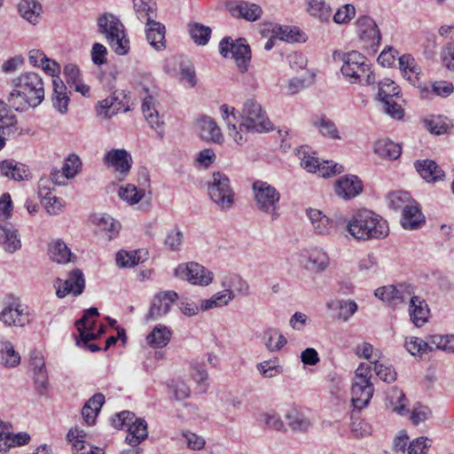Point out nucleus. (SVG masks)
<instances>
[{
  "label": "nucleus",
  "mask_w": 454,
  "mask_h": 454,
  "mask_svg": "<svg viewBox=\"0 0 454 454\" xmlns=\"http://www.w3.org/2000/svg\"><path fill=\"white\" fill-rule=\"evenodd\" d=\"M264 344L270 352L280 350L286 343V337L276 328H268L263 332Z\"/></svg>",
  "instance_id": "obj_39"
},
{
  "label": "nucleus",
  "mask_w": 454,
  "mask_h": 454,
  "mask_svg": "<svg viewBox=\"0 0 454 454\" xmlns=\"http://www.w3.org/2000/svg\"><path fill=\"white\" fill-rule=\"evenodd\" d=\"M63 74L67 83L71 88H74L75 91L80 92L83 96L89 93L90 88L82 82L81 71L76 65L72 63L66 65Z\"/></svg>",
  "instance_id": "obj_28"
},
{
  "label": "nucleus",
  "mask_w": 454,
  "mask_h": 454,
  "mask_svg": "<svg viewBox=\"0 0 454 454\" xmlns=\"http://www.w3.org/2000/svg\"><path fill=\"white\" fill-rule=\"evenodd\" d=\"M387 406L399 415H405L409 411L406 409L407 398L404 393L397 387L390 389L387 393Z\"/></svg>",
  "instance_id": "obj_35"
},
{
  "label": "nucleus",
  "mask_w": 454,
  "mask_h": 454,
  "mask_svg": "<svg viewBox=\"0 0 454 454\" xmlns=\"http://www.w3.org/2000/svg\"><path fill=\"white\" fill-rule=\"evenodd\" d=\"M0 244L4 251L12 254L21 247L18 231L12 226L0 225Z\"/></svg>",
  "instance_id": "obj_31"
},
{
  "label": "nucleus",
  "mask_w": 454,
  "mask_h": 454,
  "mask_svg": "<svg viewBox=\"0 0 454 454\" xmlns=\"http://www.w3.org/2000/svg\"><path fill=\"white\" fill-rule=\"evenodd\" d=\"M308 12L322 21H328L332 15V10L325 0H309Z\"/></svg>",
  "instance_id": "obj_47"
},
{
  "label": "nucleus",
  "mask_w": 454,
  "mask_h": 454,
  "mask_svg": "<svg viewBox=\"0 0 454 454\" xmlns=\"http://www.w3.org/2000/svg\"><path fill=\"white\" fill-rule=\"evenodd\" d=\"M98 32L105 35L111 49L118 55H125L129 50V40L125 35L121 21L111 13L98 19Z\"/></svg>",
  "instance_id": "obj_3"
},
{
  "label": "nucleus",
  "mask_w": 454,
  "mask_h": 454,
  "mask_svg": "<svg viewBox=\"0 0 454 454\" xmlns=\"http://www.w3.org/2000/svg\"><path fill=\"white\" fill-rule=\"evenodd\" d=\"M398 94V87L393 81L385 79L379 83L378 97L379 99L383 103L386 101L393 100V98Z\"/></svg>",
  "instance_id": "obj_51"
},
{
  "label": "nucleus",
  "mask_w": 454,
  "mask_h": 454,
  "mask_svg": "<svg viewBox=\"0 0 454 454\" xmlns=\"http://www.w3.org/2000/svg\"><path fill=\"white\" fill-rule=\"evenodd\" d=\"M348 233L357 240L380 239L388 235V223L380 215L367 208L355 210L348 221Z\"/></svg>",
  "instance_id": "obj_2"
},
{
  "label": "nucleus",
  "mask_w": 454,
  "mask_h": 454,
  "mask_svg": "<svg viewBox=\"0 0 454 454\" xmlns=\"http://www.w3.org/2000/svg\"><path fill=\"white\" fill-rule=\"evenodd\" d=\"M112 426L116 429L128 428L126 442L132 447L137 446L147 437V424L137 419L129 411H122L112 418Z\"/></svg>",
  "instance_id": "obj_6"
},
{
  "label": "nucleus",
  "mask_w": 454,
  "mask_h": 454,
  "mask_svg": "<svg viewBox=\"0 0 454 454\" xmlns=\"http://www.w3.org/2000/svg\"><path fill=\"white\" fill-rule=\"evenodd\" d=\"M99 315L98 310L97 308L91 307L88 309H85L83 312V315L81 319L76 321L75 325L79 332L81 340L82 342H87L93 340L96 337V335L93 333H86L85 332V326L86 322L88 319H90L91 317H96Z\"/></svg>",
  "instance_id": "obj_45"
},
{
  "label": "nucleus",
  "mask_w": 454,
  "mask_h": 454,
  "mask_svg": "<svg viewBox=\"0 0 454 454\" xmlns=\"http://www.w3.org/2000/svg\"><path fill=\"white\" fill-rule=\"evenodd\" d=\"M230 10L233 16L243 18L249 21L258 20L262 14V10L258 4L243 1L237 3L234 6H231Z\"/></svg>",
  "instance_id": "obj_29"
},
{
  "label": "nucleus",
  "mask_w": 454,
  "mask_h": 454,
  "mask_svg": "<svg viewBox=\"0 0 454 454\" xmlns=\"http://www.w3.org/2000/svg\"><path fill=\"white\" fill-rule=\"evenodd\" d=\"M178 299V294L175 291L160 292L155 294L152 300L145 320L154 321L165 316L170 310L171 306Z\"/></svg>",
  "instance_id": "obj_14"
},
{
  "label": "nucleus",
  "mask_w": 454,
  "mask_h": 454,
  "mask_svg": "<svg viewBox=\"0 0 454 454\" xmlns=\"http://www.w3.org/2000/svg\"><path fill=\"white\" fill-rule=\"evenodd\" d=\"M104 160L107 167L114 168L115 170H130L132 167V157L124 149H112L105 155Z\"/></svg>",
  "instance_id": "obj_23"
},
{
  "label": "nucleus",
  "mask_w": 454,
  "mask_h": 454,
  "mask_svg": "<svg viewBox=\"0 0 454 454\" xmlns=\"http://www.w3.org/2000/svg\"><path fill=\"white\" fill-rule=\"evenodd\" d=\"M427 442H430V440L427 437H419L413 440L408 447V454H427L428 450Z\"/></svg>",
  "instance_id": "obj_62"
},
{
  "label": "nucleus",
  "mask_w": 454,
  "mask_h": 454,
  "mask_svg": "<svg viewBox=\"0 0 454 454\" xmlns=\"http://www.w3.org/2000/svg\"><path fill=\"white\" fill-rule=\"evenodd\" d=\"M142 262L137 251H120L116 254V264L121 268H128L137 265Z\"/></svg>",
  "instance_id": "obj_54"
},
{
  "label": "nucleus",
  "mask_w": 454,
  "mask_h": 454,
  "mask_svg": "<svg viewBox=\"0 0 454 454\" xmlns=\"http://www.w3.org/2000/svg\"><path fill=\"white\" fill-rule=\"evenodd\" d=\"M306 215L317 235L328 236L334 229V222L325 215L322 211L309 207L306 210Z\"/></svg>",
  "instance_id": "obj_20"
},
{
  "label": "nucleus",
  "mask_w": 454,
  "mask_h": 454,
  "mask_svg": "<svg viewBox=\"0 0 454 454\" xmlns=\"http://www.w3.org/2000/svg\"><path fill=\"white\" fill-rule=\"evenodd\" d=\"M49 255L53 262L67 263L71 261L73 254L62 239L53 240L49 244Z\"/></svg>",
  "instance_id": "obj_36"
},
{
  "label": "nucleus",
  "mask_w": 454,
  "mask_h": 454,
  "mask_svg": "<svg viewBox=\"0 0 454 454\" xmlns=\"http://www.w3.org/2000/svg\"><path fill=\"white\" fill-rule=\"evenodd\" d=\"M189 33L195 43L205 45L209 41L211 29L209 27L195 22L189 24Z\"/></svg>",
  "instance_id": "obj_48"
},
{
  "label": "nucleus",
  "mask_w": 454,
  "mask_h": 454,
  "mask_svg": "<svg viewBox=\"0 0 454 454\" xmlns=\"http://www.w3.org/2000/svg\"><path fill=\"white\" fill-rule=\"evenodd\" d=\"M410 299V317L412 323L418 326H422L427 321L429 314V309L425 300L413 295Z\"/></svg>",
  "instance_id": "obj_25"
},
{
  "label": "nucleus",
  "mask_w": 454,
  "mask_h": 454,
  "mask_svg": "<svg viewBox=\"0 0 454 454\" xmlns=\"http://www.w3.org/2000/svg\"><path fill=\"white\" fill-rule=\"evenodd\" d=\"M175 276L200 286H208L213 279L212 272L197 262L179 264L175 270Z\"/></svg>",
  "instance_id": "obj_10"
},
{
  "label": "nucleus",
  "mask_w": 454,
  "mask_h": 454,
  "mask_svg": "<svg viewBox=\"0 0 454 454\" xmlns=\"http://www.w3.org/2000/svg\"><path fill=\"white\" fill-rule=\"evenodd\" d=\"M296 156L300 160V165L303 168H314L317 170H341L343 166L333 162V160H325L323 163L319 159L315 157V152L309 146H301L295 150Z\"/></svg>",
  "instance_id": "obj_16"
},
{
  "label": "nucleus",
  "mask_w": 454,
  "mask_h": 454,
  "mask_svg": "<svg viewBox=\"0 0 454 454\" xmlns=\"http://www.w3.org/2000/svg\"><path fill=\"white\" fill-rule=\"evenodd\" d=\"M20 15L32 25L40 22L43 13V6L37 0H20L18 4Z\"/></svg>",
  "instance_id": "obj_26"
},
{
  "label": "nucleus",
  "mask_w": 454,
  "mask_h": 454,
  "mask_svg": "<svg viewBox=\"0 0 454 454\" xmlns=\"http://www.w3.org/2000/svg\"><path fill=\"white\" fill-rule=\"evenodd\" d=\"M430 343L434 345L437 349L446 352H454V335H433L430 338Z\"/></svg>",
  "instance_id": "obj_55"
},
{
  "label": "nucleus",
  "mask_w": 454,
  "mask_h": 454,
  "mask_svg": "<svg viewBox=\"0 0 454 454\" xmlns=\"http://www.w3.org/2000/svg\"><path fill=\"white\" fill-rule=\"evenodd\" d=\"M431 416L432 411L427 406L417 403L412 409L410 419L414 425H419L428 419Z\"/></svg>",
  "instance_id": "obj_57"
},
{
  "label": "nucleus",
  "mask_w": 454,
  "mask_h": 454,
  "mask_svg": "<svg viewBox=\"0 0 454 454\" xmlns=\"http://www.w3.org/2000/svg\"><path fill=\"white\" fill-rule=\"evenodd\" d=\"M7 101L0 104V130L4 135L20 134L17 128V118L9 109Z\"/></svg>",
  "instance_id": "obj_33"
},
{
  "label": "nucleus",
  "mask_w": 454,
  "mask_h": 454,
  "mask_svg": "<svg viewBox=\"0 0 454 454\" xmlns=\"http://www.w3.org/2000/svg\"><path fill=\"white\" fill-rule=\"evenodd\" d=\"M326 307L333 312V317L348 321L357 310V304L352 300H332Z\"/></svg>",
  "instance_id": "obj_24"
},
{
  "label": "nucleus",
  "mask_w": 454,
  "mask_h": 454,
  "mask_svg": "<svg viewBox=\"0 0 454 454\" xmlns=\"http://www.w3.org/2000/svg\"><path fill=\"white\" fill-rule=\"evenodd\" d=\"M374 364L373 370L376 375L383 381L391 383L396 380V372L391 364H385L380 361H371Z\"/></svg>",
  "instance_id": "obj_52"
},
{
  "label": "nucleus",
  "mask_w": 454,
  "mask_h": 454,
  "mask_svg": "<svg viewBox=\"0 0 454 454\" xmlns=\"http://www.w3.org/2000/svg\"><path fill=\"white\" fill-rule=\"evenodd\" d=\"M453 90V83L447 81H439L432 84V92L442 98L449 97Z\"/></svg>",
  "instance_id": "obj_63"
},
{
  "label": "nucleus",
  "mask_w": 454,
  "mask_h": 454,
  "mask_svg": "<svg viewBox=\"0 0 454 454\" xmlns=\"http://www.w3.org/2000/svg\"><path fill=\"white\" fill-rule=\"evenodd\" d=\"M119 197L127 201L130 205L138 203L145 195L143 189H137V186L128 184L120 187L118 192Z\"/></svg>",
  "instance_id": "obj_49"
},
{
  "label": "nucleus",
  "mask_w": 454,
  "mask_h": 454,
  "mask_svg": "<svg viewBox=\"0 0 454 454\" xmlns=\"http://www.w3.org/2000/svg\"><path fill=\"white\" fill-rule=\"evenodd\" d=\"M54 287L56 288V295L60 299L67 294H73L74 296L82 294L85 288V279L82 271L75 269L69 272L67 279L57 278Z\"/></svg>",
  "instance_id": "obj_12"
},
{
  "label": "nucleus",
  "mask_w": 454,
  "mask_h": 454,
  "mask_svg": "<svg viewBox=\"0 0 454 454\" xmlns=\"http://www.w3.org/2000/svg\"><path fill=\"white\" fill-rule=\"evenodd\" d=\"M53 106L61 114H65L68 109L69 97L67 92V87L59 77L52 79Z\"/></svg>",
  "instance_id": "obj_30"
},
{
  "label": "nucleus",
  "mask_w": 454,
  "mask_h": 454,
  "mask_svg": "<svg viewBox=\"0 0 454 454\" xmlns=\"http://www.w3.org/2000/svg\"><path fill=\"white\" fill-rule=\"evenodd\" d=\"M329 265V257L325 252L321 249L313 250L308 260L307 269L313 272H321Z\"/></svg>",
  "instance_id": "obj_41"
},
{
  "label": "nucleus",
  "mask_w": 454,
  "mask_h": 454,
  "mask_svg": "<svg viewBox=\"0 0 454 454\" xmlns=\"http://www.w3.org/2000/svg\"><path fill=\"white\" fill-rule=\"evenodd\" d=\"M342 60L344 64L340 70L343 75L349 78L352 83H361L363 76L369 71V63L365 57L353 51L344 54Z\"/></svg>",
  "instance_id": "obj_9"
},
{
  "label": "nucleus",
  "mask_w": 454,
  "mask_h": 454,
  "mask_svg": "<svg viewBox=\"0 0 454 454\" xmlns=\"http://www.w3.org/2000/svg\"><path fill=\"white\" fill-rule=\"evenodd\" d=\"M207 192L214 203L221 209L229 210L234 204V192L230 179L223 172H213L207 182Z\"/></svg>",
  "instance_id": "obj_7"
},
{
  "label": "nucleus",
  "mask_w": 454,
  "mask_h": 454,
  "mask_svg": "<svg viewBox=\"0 0 454 454\" xmlns=\"http://www.w3.org/2000/svg\"><path fill=\"white\" fill-rule=\"evenodd\" d=\"M12 90L6 95L8 106L25 112L38 106L44 99L43 78L35 72H24L12 80Z\"/></svg>",
  "instance_id": "obj_1"
},
{
  "label": "nucleus",
  "mask_w": 454,
  "mask_h": 454,
  "mask_svg": "<svg viewBox=\"0 0 454 454\" xmlns=\"http://www.w3.org/2000/svg\"><path fill=\"white\" fill-rule=\"evenodd\" d=\"M405 348L412 356H422V355L433 350L432 345L418 337H411L405 341Z\"/></svg>",
  "instance_id": "obj_50"
},
{
  "label": "nucleus",
  "mask_w": 454,
  "mask_h": 454,
  "mask_svg": "<svg viewBox=\"0 0 454 454\" xmlns=\"http://www.w3.org/2000/svg\"><path fill=\"white\" fill-rule=\"evenodd\" d=\"M0 320L8 326L24 327L32 320V316L27 306L20 301H14L5 306L0 312Z\"/></svg>",
  "instance_id": "obj_13"
},
{
  "label": "nucleus",
  "mask_w": 454,
  "mask_h": 454,
  "mask_svg": "<svg viewBox=\"0 0 454 454\" xmlns=\"http://www.w3.org/2000/svg\"><path fill=\"white\" fill-rule=\"evenodd\" d=\"M220 53L224 57H231L235 59L238 68L244 73L247 70L251 59L249 46L245 39H239L234 42L231 37H224L219 44Z\"/></svg>",
  "instance_id": "obj_8"
},
{
  "label": "nucleus",
  "mask_w": 454,
  "mask_h": 454,
  "mask_svg": "<svg viewBox=\"0 0 454 454\" xmlns=\"http://www.w3.org/2000/svg\"><path fill=\"white\" fill-rule=\"evenodd\" d=\"M134 9L137 18L143 21L148 22V18L153 19L156 10V3L154 0H133Z\"/></svg>",
  "instance_id": "obj_46"
},
{
  "label": "nucleus",
  "mask_w": 454,
  "mask_h": 454,
  "mask_svg": "<svg viewBox=\"0 0 454 454\" xmlns=\"http://www.w3.org/2000/svg\"><path fill=\"white\" fill-rule=\"evenodd\" d=\"M356 15V8L353 4H347L337 10L333 16V21L337 24L348 23Z\"/></svg>",
  "instance_id": "obj_56"
},
{
  "label": "nucleus",
  "mask_w": 454,
  "mask_h": 454,
  "mask_svg": "<svg viewBox=\"0 0 454 454\" xmlns=\"http://www.w3.org/2000/svg\"><path fill=\"white\" fill-rule=\"evenodd\" d=\"M373 151L380 157L389 160H396L402 153L401 146L389 139L377 140Z\"/></svg>",
  "instance_id": "obj_32"
},
{
  "label": "nucleus",
  "mask_w": 454,
  "mask_h": 454,
  "mask_svg": "<svg viewBox=\"0 0 454 454\" xmlns=\"http://www.w3.org/2000/svg\"><path fill=\"white\" fill-rule=\"evenodd\" d=\"M374 392L371 380H354L351 387V401L354 407L362 410L366 407Z\"/></svg>",
  "instance_id": "obj_18"
},
{
  "label": "nucleus",
  "mask_w": 454,
  "mask_h": 454,
  "mask_svg": "<svg viewBox=\"0 0 454 454\" xmlns=\"http://www.w3.org/2000/svg\"><path fill=\"white\" fill-rule=\"evenodd\" d=\"M356 26L364 47L372 53H375L381 41V35L375 21L369 16H362L357 19Z\"/></svg>",
  "instance_id": "obj_11"
},
{
  "label": "nucleus",
  "mask_w": 454,
  "mask_h": 454,
  "mask_svg": "<svg viewBox=\"0 0 454 454\" xmlns=\"http://www.w3.org/2000/svg\"><path fill=\"white\" fill-rule=\"evenodd\" d=\"M85 437V432L78 427L71 428L67 435V440L73 442L74 449H84Z\"/></svg>",
  "instance_id": "obj_60"
},
{
  "label": "nucleus",
  "mask_w": 454,
  "mask_h": 454,
  "mask_svg": "<svg viewBox=\"0 0 454 454\" xmlns=\"http://www.w3.org/2000/svg\"><path fill=\"white\" fill-rule=\"evenodd\" d=\"M146 26V38L149 43L157 51L163 50L165 48L164 25L148 18Z\"/></svg>",
  "instance_id": "obj_27"
},
{
  "label": "nucleus",
  "mask_w": 454,
  "mask_h": 454,
  "mask_svg": "<svg viewBox=\"0 0 454 454\" xmlns=\"http://www.w3.org/2000/svg\"><path fill=\"white\" fill-rule=\"evenodd\" d=\"M222 286L226 290H236L242 295H248L249 285L238 274H231L223 278Z\"/></svg>",
  "instance_id": "obj_42"
},
{
  "label": "nucleus",
  "mask_w": 454,
  "mask_h": 454,
  "mask_svg": "<svg viewBox=\"0 0 454 454\" xmlns=\"http://www.w3.org/2000/svg\"><path fill=\"white\" fill-rule=\"evenodd\" d=\"M262 417L264 423L267 425L269 428L280 432L286 431L284 422L282 421L280 416L278 415L276 412L264 413Z\"/></svg>",
  "instance_id": "obj_59"
},
{
  "label": "nucleus",
  "mask_w": 454,
  "mask_h": 454,
  "mask_svg": "<svg viewBox=\"0 0 454 454\" xmlns=\"http://www.w3.org/2000/svg\"><path fill=\"white\" fill-rule=\"evenodd\" d=\"M123 106L116 97H108L100 101L97 106L98 116L101 118H111L121 111Z\"/></svg>",
  "instance_id": "obj_38"
},
{
  "label": "nucleus",
  "mask_w": 454,
  "mask_h": 454,
  "mask_svg": "<svg viewBox=\"0 0 454 454\" xmlns=\"http://www.w3.org/2000/svg\"><path fill=\"white\" fill-rule=\"evenodd\" d=\"M195 126L202 140L215 144L223 143V136L221 129L213 118L207 115L200 116L196 120Z\"/></svg>",
  "instance_id": "obj_17"
},
{
  "label": "nucleus",
  "mask_w": 454,
  "mask_h": 454,
  "mask_svg": "<svg viewBox=\"0 0 454 454\" xmlns=\"http://www.w3.org/2000/svg\"><path fill=\"white\" fill-rule=\"evenodd\" d=\"M143 114L152 129H153L158 135L163 137V117L159 114L155 107V99L153 96H146L142 103Z\"/></svg>",
  "instance_id": "obj_21"
},
{
  "label": "nucleus",
  "mask_w": 454,
  "mask_h": 454,
  "mask_svg": "<svg viewBox=\"0 0 454 454\" xmlns=\"http://www.w3.org/2000/svg\"><path fill=\"white\" fill-rule=\"evenodd\" d=\"M285 419L287 421L288 427L295 433H304L311 426L309 419L296 409L289 410L286 413Z\"/></svg>",
  "instance_id": "obj_34"
},
{
  "label": "nucleus",
  "mask_w": 454,
  "mask_h": 454,
  "mask_svg": "<svg viewBox=\"0 0 454 454\" xmlns=\"http://www.w3.org/2000/svg\"><path fill=\"white\" fill-rule=\"evenodd\" d=\"M171 338L170 330L162 325H156L147 335V343L153 348H163L168 345Z\"/></svg>",
  "instance_id": "obj_37"
},
{
  "label": "nucleus",
  "mask_w": 454,
  "mask_h": 454,
  "mask_svg": "<svg viewBox=\"0 0 454 454\" xmlns=\"http://www.w3.org/2000/svg\"><path fill=\"white\" fill-rule=\"evenodd\" d=\"M20 362V355L14 350L11 342L0 343V364L6 367H15Z\"/></svg>",
  "instance_id": "obj_44"
},
{
  "label": "nucleus",
  "mask_w": 454,
  "mask_h": 454,
  "mask_svg": "<svg viewBox=\"0 0 454 454\" xmlns=\"http://www.w3.org/2000/svg\"><path fill=\"white\" fill-rule=\"evenodd\" d=\"M98 225L108 233L109 238L118 233L120 229V223L109 215L102 216L98 221Z\"/></svg>",
  "instance_id": "obj_61"
},
{
  "label": "nucleus",
  "mask_w": 454,
  "mask_h": 454,
  "mask_svg": "<svg viewBox=\"0 0 454 454\" xmlns=\"http://www.w3.org/2000/svg\"><path fill=\"white\" fill-rule=\"evenodd\" d=\"M334 191L339 197L351 199L362 192L363 183L358 176L347 175L336 181Z\"/></svg>",
  "instance_id": "obj_19"
},
{
  "label": "nucleus",
  "mask_w": 454,
  "mask_h": 454,
  "mask_svg": "<svg viewBox=\"0 0 454 454\" xmlns=\"http://www.w3.org/2000/svg\"><path fill=\"white\" fill-rule=\"evenodd\" d=\"M168 387L174 393L175 399L177 401L184 400L190 395V387L184 381L173 380L168 384Z\"/></svg>",
  "instance_id": "obj_58"
},
{
  "label": "nucleus",
  "mask_w": 454,
  "mask_h": 454,
  "mask_svg": "<svg viewBox=\"0 0 454 454\" xmlns=\"http://www.w3.org/2000/svg\"><path fill=\"white\" fill-rule=\"evenodd\" d=\"M375 296L391 307L405 302L412 294L411 286L406 284L386 286L375 290Z\"/></svg>",
  "instance_id": "obj_15"
},
{
  "label": "nucleus",
  "mask_w": 454,
  "mask_h": 454,
  "mask_svg": "<svg viewBox=\"0 0 454 454\" xmlns=\"http://www.w3.org/2000/svg\"><path fill=\"white\" fill-rule=\"evenodd\" d=\"M184 234L182 231L175 226L174 229L167 232L164 239V245L171 251H179L183 246Z\"/></svg>",
  "instance_id": "obj_53"
},
{
  "label": "nucleus",
  "mask_w": 454,
  "mask_h": 454,
  "mask_svg": "<svg viewBox=\"0 0 454 454\" xmlns=\"http://www.w3.org/2000/svg\"><path fill=\"white\" fill-rule=\"evenodd\" d=\"M240 114V131L246 130L251 133H262L273 129V124L270 121L266 112L254 98H248L245 101Z\"/></svg>",
  "instance_id": "obj_4"
},
{
  "label": "nucleus",
  "mask_w": 454,
  "mask_h": 454,
  "mask_svg": "<svg viewBox=\"0 0 454 454\" xmlns=\"http://www.w3.org/2000/svg\"><path fill=\"white\" fill-rule=\"evenodd\" d=\"M312 124L318 129L322 136L331 139H340V136L335 123L325 116L314 118L312 120Z\"/></svg>",
  "instance_id": "obj_40"
},
{
  "label": "nucleus",
  "mask_w": 454,
  "mask_h": 454,
  "mask_svg": "<svg viewBox=\"0 0 454 454\" xmlns=\"http://www.w3.org/2000/svg\"><path fill=\"white\" fill-rule=\"evenodd\" d=\"M252 192L256 208L270 215L271 220H277L279 217L278 209L280 200L277 189L267 182L256 180L252 184Z\"/></svg>",
  "instance_id": "obj_5"
},
{
  "label": "nucleus",
  "mask_w": 454,
  "mask_h": 454,
  "mask_svg": "<svg viewBox=\"0 0 454 454\" xmlns=\"http://www.w3.org/2000/svg\"><path fill=\"white\" fill-rule=\"evenodd\" d=\"M441 56L445 67L454 71V43H448L442 49Z\"/></svg>",
  "instance_id": "obj_64"
},
{
  "label": "nucleus",
  "mask_w": 454,
  "mask_h": 454,
  "mask_svg": "<svg viewBox=\"0 0 454 454\" xmlns=\"http://www.w3.org/2000/svg\"><path fill=\"white\" fill-rule=\"evenodd\" d=\"M387 200L390 208L395 211L402 210V212L406 207H409L415 201L409 192L403 191H396L389 193Z\"/></svg>",
  "instance_id": "obj_43"
},
{
  "label": "nucleus",
  "mask_w": 454,
  "mask_h": 454,
  "mask_svg": "<svg viewBox=\"0 0 454 454\" xmlns=\"http://www.w3.org/2000/svg\"><path fill=\"white\" fill-rule=\"evenodd\" d=\"M425 223V216L417 201L406 207L403 211L401 224L405 230H417Z\"/></svg>",
  "instance_id": "obj_22"
}]
</instances>
